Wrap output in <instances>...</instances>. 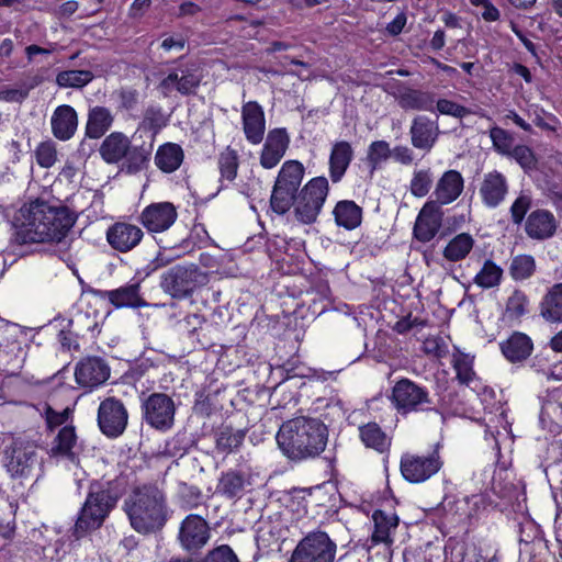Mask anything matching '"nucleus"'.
Masks as SVG:
<instances>
[{"mask_svg":"<svg viewBox=\"0 0 562 562\" xmlns=\"http://www.w3.org/2000/svg\"><path fill=\"white\" fill-rule=\"evenodd\" d=\"M473 246V237L468 233H460L448 243L442 254L448 261L457 262L463 260Z\"/></svg>","mask_w":562,"mask_h":562,"instance_id":"40","label":"nucleus"},{"mask_svg":"<svg viewBox=\"0 0 562 562\" xmlns=\"http://www.w3.org/2000/svg\"><path fill=\"white\" fill-rule=\"evenodd\" d=\"M290 137L285 128H273L268 132L260 154V165L265 169L276 167L286 153Z\"/></svg>","mask_w":562,"mask_h":562,"instance_id":"19","label":"nucleus"},{"mask_svg":"<svg viewBox=\"0 0 562 562\" xmlns=\"http://www.w3.org/2000/svg\"><path fill=\"white\" fill-rule=\"evenodd\" d=\"M352 158L353 149L348 142L340 140L333 145L329 156V173L333 182L341 180Z\"/></svg>","mask_w":562,"mask_h":562,"instance_id":"31","label":"nucleus"},{"mask_svg":"<svg viewBox=\"0 0 562 562\" xmlns=\"http://www.w3.org/2000/svg\"><path fill=\"white\" fill-rule=\"evenodd\" d=\"M183 160V150L178 144L167 143L160 146L155 156L157 167L164 172L177 170Z\"/></svg>","mask_w":562,"mask_h":562,"instance_id":"37","label":"nucleus"},{"mask_svg":"<svg viewBox=\"0 0 562 562\" xmlns=\"http://www.w3.org/2000/svg\"><path fill=\"white\" fill-rule=\"evenodd\" d=\"M328 193V181L325 177L310 180L301 190L296 199L294 214L303 224L316 221Z\"/></svg>","mask_w":562,"mask_h":562,"instance_id":"9","label":"nucleus"},{"mask_svg":"<svg viewBox=\"0 0 562 562\" xmlns=\"http://www.w3.org/2000/svg\"><path fill=\"white\" fill-rule=\"evenodd\" d=\"M304 171L299 160H286L282 165L270 196V207L274 213L284 215L294 205Z\"/></svg>","mask_w":562,"mask_h":562,"instance_id":"5","label":"nucleus"},{"mask_svg":"<svg viewBox=\"0 0 562 562\" xmlns=\"http://www.w3.org/2000/svg\"><path fill=\"white\" fill-rule=\"evenodd\" d=\"M57 159V151L55 144L52 142H44L36 148L37 164L43 168L52 167Z\"/></svg>","mask_w":562,"mask_h":562,"instance_id":"54","label":"nucleus"},{"mask_svg":"<svg viewBox=\"0 0 562 562\" xmlns=\"http://www.w3.org/2000/svg\"><path fill=\"white\" fill-rule=\"evenodd\" d=\"M436 108L441 114L451 115L459 119H462L471 113L468 108L447 99L438 100L436 102Z\"/></svg>","mask_w":562,"mask_h":562,"instance_id":"57","label":"nucleus"},{"mask_svg":"<svg viewBox=\"0 0 562 562\" xmlns=\"http://www.w3.org/2000/svg\"><path fill=\"white\" fill-rule=\"evenodd\" d=\"M243 130L248 142L260 144L266 131L265 113L256 101H249L241 108Z\"/></svg>","mask_w":562,"mask_h":562,"instance_id":"21","label":"nucleus"},{"mask_svg":"<svg viewBox=\"0 0 562 562\" xmlns=\"http://www.w3.org/2000/svg\"><path fill=\"white\" fill-rule=\"evenodd\" d=\"M536 270V262L530 255H518L512 260L509 273L515 280H525L532 276Z\"/></svg>","mask_w":562,"mask_h":562,"instance_id":"46","label":"nucleus"},{"mask_svg":"<svg viewBox=\"0 0 562 562\" xmlns=\"http://www.w3.org/2000/svg\"><path fill=\"white\" fill-rule=\"evenodd\" d=\"M531 339L524 333L515 331L510 337L501 344L503 355L510 362L526 360L532 351Z\"/></svg>","mask_w":562,"mask_h":562,"instance_id":"32","label":"nucleus"},{"mask_svg":"<svg viewBox=\"0 0 562 562\" xmlns=\"http://www.w3.org/2000/svg\"><path fill=\"white\" fill-rule=\"evenodd\" d=\"M5 468L12 477L31 479L42 465L38 446L34 440L14 437L4 449Z\"/></svg>","mask_w":562,"mask_h":562,"instance_id":"7","label":"nucleus"},{"mask_svg":"<svg viewBox=\"0 0 562 562\" xmlns=\"http://www.w3.org/2000/svg\"><path fill=\"white\" fill-rule=\"evenodd\" d=\"M372 518L374 521V526L386 527L387 530H390L391 528H396L398 524L397 516H387L383 510H375L373 513Z\"/></svg>","mask_w":562,"mask_h":562,"instance_id":"63","label":"nucleus"},{"mask_svg":"<svg viewBox=\"0 0 562 562\" xmlns=\"http://www.w3.org/2000/svg\"><path fill=\"white\" fill-rule=\"evenodd\" d=\"M119 98L120 106L126 111L133 110L138 103V92L135 89H121Z\"/></svg>","mask_w":562,"mask_h":562,"instance_id":"59","label":"nucleus"},{"mask_svg":"<svg viewBox=\"0 0 562 562\" xmlns=\"http://www.w3.org/2000/svg\"><path fill=\"white\" fill-rule=\"evenodd\" d=\"M25 90L21 88L19 85V88L15 89H2L0 90V100L5 102H18L22 103L26 99Z\"/></svg>","mask_w":562,"mask_h":562,"instance_id":"64","label":"nucleus"},{"mask_svg":"<svg viewBox=\"0 0 562 562\" xmlns=\"http://www.w3.org/2000/svg\"><path fill=\"white\" fill-rule=\"evenodd\" d=\"M75 376L78 384L92 389L109 379L110 368L100 357H87L77 364Z\"/></svg>","mask_w":562,"mask_h":562,"instance_id":"18","label":"nucleus"},{"mask_svg":"<svg viewBox=\"0 0 562 562\" xmlns=\"http://www.w3.org/2000/svg\"><path fill=\"white\" fill-rule=\"evenodd\" d=\"M143 419L151 428L166 431L173 426L176 405L165 393H153L142 401Z\"/></svg>","mask_w":562,"mask_h":562,"instance_id":"11","label":"nucleus"},{"mask_svg":"<svg viewBox=\"0 0 562 562\" xmlns=\"http://www.w3.org/2000/svg\"><path fill=\"white\" fill-rule=\"evenodd\" d=\"M125 485L126 482L122 477L108 481L105 484L91 483L87 499L75 524L74 533L77 539L103 524L123 495Z\"/></svg>","mask_w":562,"mask_h":562,"instance_id":"4","label":"nucleus"},{"mask_svg":"<svg viewBox=\"0 0 562 562\" xmlns=\"http://www.w3.org/2000/svg\"><path fill=\"white\" fill-rule=\"evenodd\" d=\"M473 359L465 353L458 352L453 355V367L457 371V379L463 383L468 384L474 376V371L472 368Z\"/></svg>","mask_w":562,"mask_h":562,"instance_id":"51","label":"nucleus"},{"mask_svg":"<svg viewBox=\"0 0 562 562\" xmlns=\"http://www.w3.org/2000/svg\"><path fill=\"white\" fill-rule=\"evenodd\" d=\"M123 510L132 529L143 536L160 532L171 514L164 490L154 483L132 488L124 499Z\"/></svg>","mask_w":562,"mask_h":562,"instance_id":"2","label":"nucleus"},{"mask_svg":"<svg viewBox=\"0 0 562 562\" xmlns=\"http://www.w3.org/2000/svg\"><path fill=\"white\" fill-rule=\"evenodd\" d=\"M277 441L292 461L314 459L326 449L328 428L318 418L299 416L280 426Z\"/></svg>","mask_w":562,"mask_h":562,"instance_id":"3","label":"nucleus"},{"mask_svg":"<svg viewBox=\"0 0 562 562\" xmlns=\"http://www.w3.org/2000/svg\"><path fill=\"white\" fill-rule=\"evenodd\" d=\"M391 401L397 412L403 415L424 411L437 412L435 408L425 407L431 404L428 391L409 379H401L394 384Z\"/></svg>","mask_w":562,"mask_h":562,"instance_id":"10","label":"nucleus"},{"mask_svg":"<svg viewBox=\"0 0 562 562\" xmlns=\"http://www.w3.org/2000/svg\"><path fill=\"white\" fill-rule=\"evenodd\" d=\"M50 125L52 133L57 139H70L78 127L76 110L68 104L57 106L52 115Z\"/></svg>","mask_w":562,"mask_h":562,"instance_id":"24","label":"nucleus"},{"mask_svg":"<svg viewBox=\"0 0 562 562\" xmlns=\"http://www.w3.org/2000/svg\"><path fill=\"white\" fill-rule=\"evenodd\" d=\"M307 300L312 303L314 313H323L331 306V291L327 281L318 280L306 291Z\"/></svg>","mask_w":562,"mask_h":562,"instance_id":"41","label":"nucleus"},{"mask_svg":"<svg viewBox=\"0 0 562 562\" xmlns=\"http://www.w3.org/2000/svg\"><path fill=\"white\" fill-rule=\"evenodd\" d=\"M202 562H239V560L229 546L222 544L211 550Z\"/></svg>","mask_w":562,"mask_h":562,"instance_id":"56","label":"nucleus"},{"mask_svg":"<svg viewBox=\"0 0 562 562\" xmlns=\"http://www.w3.org/2000/svg\"><path fill=\"white\" fill-rule=\"evenodd\" d=\"M182 499L190 506L196 507L202 501V493L196 486L184 485L181 492Z\"/></svg>","mask_w":562,"mask_h":562,"instance_id":"62","label":"nucleus"},{"mask_svg":"<svg viewBox=\"0 0 562 562\" xmlns=\"http://www.w3.org/2000/svg\"><path fill=\"white\" fill-rule=\"evenodd\" d=\"M245 437V429H235L232 426L222 427L216 432V450L225 454L236 452L243 445Z\"/></svg>","mask_w":562,"mask_h":562,"instance_id":"38","label":"nucleus"},{"mask_svg":"<svg viewBox=\"0 0 562 562\" xmlns=\"http://www.w3.org/2000/svg\"><path fill=\"white\" fill-rule=\"evenodd\" d=\"M558 229V221L554 215L543 209L532 211L526 220L525 232L527 236L535 240H546L551 238Z\"/></svg>","mask_w":562,"mask_h":562,"instance_id":"22","label":"nucleus"},{"mask_svg":"<svg viewBox=\"0 0 562 562\" xmlns=\"http://www.w3.org/2000/svg\"><path fill=\"white\" fill-rule=\"evenodd\" d=\"M114 116L110 109L95 105L89 109L86 124V136L92 139L101 138L112 126Z\"/></svg>","mask_w":562,"mask_h":562,"instance_id":"29","label":"nucleus"},{"mask_svg":"<svg viewBox=\"0 0 562 562\" xmlns=\"http://www.w3.org/2000/svg\"><path fill=\"white\" fill-rule=\"evenodd\" d=\"M144 236L143 231L133 224L117 222L106 232V240L110 246L121 252H127L136 247Z\"/></svg>","mask_w":562,"mask_h":562,"instance_id":"20","label":"nucleus"},{"mask_svg":"<svg viewBox=\"0 0 562 562\" xmlns=\"http://www.w3.org/2000/svg\"><path fill=\"white\" fill-rule=\"evenodd\" d=\"M70 415V409L65 408L63 412H56L52 407L46 409V422L49 427H57L65 424Z\"/></svg>","mask_w":562,"mask_h":562,"instance_id":"60","label":"nucleus"},{"mask_svg":"<svg viewBox=\"0 0 562 562\" xmlns=\"http://www.w3.org/2000/svg\"><path fill=\"white\" fill-rule=\"evenodd\" d=\"M209 282L207 272L195 265H177L166 270L160 277L161 290L172 299L182 300Z\"/></svg>","mask_w":562,"mask_h":562,"instance_id":"6","label":"nucleus"},{"mask_svg":"<svg viewBox=\"0 0 562 562\" xmlns=\"http://www.w3.org/2000/svg\"><path fill=\"white\" fill-rule=\"evenodd\" d=\"M398 104L404 110L434 111L435 97L427 91L407 89L398 97Z\"/></svg>","mask_w":562,"mask_h":562,"instance_id":"35","label":"nucleus"},{"mask_svg":"<svg viewBox=\"0 0 562 562\" xmlns=\"http://www.w3.org/2000/svg\"><path fill=\"white\" fill-rule=\"evenodd\" d=\"M392 149L390 145L385 140H375L371 143L368 148L367 159L372 165V170L376 168V166L391 157Z\"/></svg>","mask_w":562,"mask_h":562,"instance_id":"52","label":"nucleus"},{"mask_svg":"<svg viewBox=\"0 0 562 562\" xmlns=\"http://www.w3.org/2000/svg\"><path fill=\"white\" fill-rule=\"evenodd\" d=\"M220 171L222 178L233 181L237 176L238 156L236 150L227 147L218 158Z\"/></svg>","mask_w":562,"mask_h":562,"instance_id":"49","label":"nucleus"},{"mask_svg":"<svg viewBox=\"0 0 562 562\" xmlns=\"http://www.w3.org/2000/svg\"><path fill=\"white\" fill-rule=\"evenodd\" d=\"M507 191L506 178L498 171L485 175L480 188L483 202L490 207H496L505 199Z\"/></svg>","mask_w":562,"mask_h":562,"instance_id":"27","label":"nucleus"},{"mask_svg":"<svg viewBox=\"0 0 562 562\" xmlns=\"http://www.w3.org/2000/svg\"><path fill=\"white\" fill-rule=\"evenodd\" d=\"M139 289V283L135 282L115 290L105 291L103 296L116 308L147 306V302L140 296Z\"/></svg>","mask_w":562,"mask_h":562,"instance_id":"28","label":"nucleus"},{"mask_svg":"<svg viewBox=\"0 0 562 562\" xmlns=\"http://www.w3.org/2000/svg\"><path fill=\"white\" fill-rule=\"evenodd\" d=\"M77 436L75 432V428L72 426L63 427L55 439V446L52 447V454L66 456L69 459L74 460L75 454L71 451V449L75 446Z\"/></svg>","mask_w":562,"mask_h":562,"instance_id":"44","label":"nucleus"},{"mask_svg":"<svg viewBox=\"0 0 562 562\" xmlns=\"http://www.w3.org/2000/svg\"><path fill=\"white\" fill-rule=\"evenodd\" d=\"M67 206L36 200L20 209L15 239L19 244L60 241L76 223Z\"/></svg>","mask_w":562,"mask_h":562,"instance_id":"1","label":"nucleus"},{"mask_svg":"<svg viewBox=\"0 0 562 562\" xmlns=\"http://www.w3.org/2000/svg\"><path fill=\"white\" fill-rule=\"evenodd\" d=\"M210 539V527L204 518L199 515H189L181 522L179 540L184 550L196 552L203 548Z\"/></svg>","mask_w":562,"mask_h":562,"instance_id":"15","label":"nucleus"},{"mask_svg":"<svg viewBox=\"0 0 562 562\" xmlns=\"http://www.w3.org/2000/svg\"><path fill=\"white\" fill-rule=\"evenodd\" d=\"M143 123L146 127H148V130L153 131L154 134L158 133V131L164 125L161 109L157 106L147 108L144 113Z\"/></svg>","mask_w":562,"mask_h":562,"instance_id":"58","label":"nucleus"},{"mask_svg":"<svg viewBox=\"0 0 562 562\" xmlns=\"http://www.w3.org/2000/svg\"><path fill=\"white\" fill-rule=\"evenodd\" d=\"M337 544L322 530L308 532L299 541L289 562H335Z\"/></svg>","mask_w":562,"mask_h":562,"instance_id":"8","label":"nucleus"},{"mask_svg":"<svg viewBox=\"0 0 562 562\" xmlns=\"http://www.w3.org/2000/svg\"><path fill=\"white\" fill-rule=\"evenodd\" d=\"M463 190V178L457 170L446 171L438 180L434 194L439 206L456 201Z\"/></svg>","mask_w":562,"mask_h":562,"instance_id":"26","label":"nucleus"},{"mask_svg":"<svg viewBox=\"0 0 562 562\" xmlns=\"http://www.w3.org/2000/svg\"><path fill=\"white\" fill-rule=\"evenodd\" d=\"M490 137L492 139L495 150L508 157L515 147L514 135L502 127L495 126L491 128Z\"/></svg>","mask_w":562,"mask_h":562,"instance_id":"47","label":"nucleus"},{"mask_svg":"<svg viewBox=\"0 0 562 562\" xmlns=\"http://www.w3.org/2000/svg\"><path fill=\"white\" fill-rule=\"evenodd\" d=\"M432 181L430 169L415 171L409 186L411 193L416 198L427 195L431 189Z\"/></svg>","mask_w":562,"mask_h":562,"instance_id":"48","label":"nucleus"},{"mask_svg":"<svg viewBox=\"0 0 562 562\" xmlns=\"http://www.w3.org/2000/svg\"><path fill=\"white\" fill-rule=\"evenodd\" d=\"M438 449L439 443L436 445L434 451L428 456L411 453L402 456L401 472L403 477L411 483H422L436 474L442 467Z\"/></svg>","mask_w":562,"mask_h":562,"instance_id":"12","label":"nucleus"},{"mask_svg":"<svg viewBox=\"0 0 562 562\" xmlns=\"http://www.w3.org/2000/svg\"><path fill=\"white\" fill-rule=\"evenodd\" d=\"M153 150V143L142 145L130 144L127 155L124 157L125 169L128 173H136L146 168Z\"/></svg>","mask_w":562,"mask_h":562,"instance_id":"42","label":"nucleus"},{"mask_svg":"<svg viewBox=\"0 0 562 562\" xmlns=\"http://www.w3.org/2000/svg\"><path fill=\"white\" fill-rule=\"evenodd\" d=\"M541 316L552 323L562 322V283L554 284L544 295Z\"/></svg>","mask_w":562,"mask_h":562,"instance_id":"39","label":"nucleus"},{"mask_svg":"<svg viewBox=\"0 0 562 562\" xmlns=\"http://www.w3.org/2000/svg\"><path fill=\"white\" fill-rule=\"evenodd\" d=\"M93 78L90 70H64L56 76V83L61 88H83Z\"/></svg>","mask_w":562,"mask_h":562,"instance_id":"43","label":"nucleus"},{"mask_svg":"<svg viewBox=\"0 0 562 562\" xmlns=\"http://www.w3.org/2000/svg\"><path fill=\"white\" fill-rule=\"evenodd\" d=\"M527 296L524 292L516 290L509 296L506 304V312L510 317H520L526 313Z\"/></svg>","mask_w":562,"mask_h":562,"instance_id":"55","label":"nucleus"},{"mask_svg":"<svg viewBox=\"0 0 562 562\" xmlns=\"http://www.w3.org/2000/svg\"><path fill=\"white\" fill-rule=\"evenodd\" d=\"M177 210L170 202L151 203L140 213V223L150 233L167 231L177 220Z\"/></svg>","mask_w":562,"mask_h":562,"instance_id":"17","label":"nucleus"},{"mask_svg":"<svg viewBox=\"0 0 562 562\" xmlns=\"http://www.w3.org/2000/svg\"><path fill=\"white\" fill-rule=\"evenodd\" d=\"M442 217L443 212L437 202L425 203L414 225V237L422 243L430 241L438 234Z\"/></svg>","mask_w":562,"mask_h":562,"instance_id":"16","label":"nucleus"},{"mask_svg":"<svg viewBox=\"0 0 562 562\" xmlns=\"http://www.w3.org/2000/svg\"><path fill=\"white\" fill-rule=\"evenodd\" d=\"M360 438L367 448L383 453L389 450L391 439L376 423H368L359 427Z\"/></svg>","mask_w":562,"mask_h":562,"instance_id":"36","label":"nucleus"},{"mask_svg":"<svg viewBox=\"0 0 562 562\" xmlns=\"http://www.w3.org/2000/svg\"><path fill=\"white\" fill-rule=\"evenodd\" d=\"M415 326H425V322L419 318L412 319L411 315H407L394 324L393 330L397 334H406Z\"/></svg>","mask_w":562,"mask_h":562,"instance_id":"61","label":"nucleus"},{"mask_svg":"<svg viewBox=\"0 0 562 562\" xmlns=\"http://www.w3.org/2000/svg\"><path fill=\"white\" fill-rule=\"evenodd\" d=\"M20 330L16 325L5 324L0 329V359L5 362H12L22 352L21 342L19 341Z\"/></svg>","mask_w":562,"mask_h":562,"instance_id":"33","label":"nucleus"},{"mask_svg":"<svg viewBox=\"0 0 562 562\" xmlns=\"http://www.w3.org/2000/svg\"><path fill=\"white\" fill-rule=\"evenodd\" d=\"M335 221L338 226L353 229L361 224L362 209L353 201H339L334 209Z\"/></svg>","mask_w":562,"mask_h":562,"instance_id":"34","label":"nucleus"},{"mask_svg":"<svg viewBox=\"0 0 562 562\" xmlns=\"http://www.w3.org/2000/svg\"><path fill=\"white\" fill-rule=\"evenodd\" d=\"M503 270L492 260H486L474 278L475 284L481 288L490 289L499 284Z\"/></svg>","mask_w":562,"mask_h":562,"instance_id":"45","label":"nucleus"},{"mask_svg":"<svg viewBox=\"0 0 562 562\" xmlns=\"http://www.w3.org/2000/svg\"><path fill=\"white\" fill-rule=\"evenodd\" d=\"M127 411L121 401L108 397L101 402L98 409V424L105 436L116 438L122 435L127 426Z\"/></svg>","mask_w":562,"mask_h":562,"instance_id":"13","label":"nucleus"},{"mask_svg":"<svg viewBox=\"0 0 562 562\" xmlns=\"http://www.w3.org/2000/svg\"><path fill=\"white\" fill-rule=\"evenodd\" d=\"M439 126L436 121H432L424 115L416 116L409 128L412 145L424 151H430L439 135Z\"/></svg>","mask_w":562,"mask_h":562,"instance_id":"23","label":"nucleus"},{"mask_svg":"<svg viewBox=\"0 0 562 562\" xmlns=\"http://www.w3.org/2000/svg\"><path fill=\"white\" fill-rule=\"evenodd\" d=\"M202 80L201 75L190 67H179L171 70L160 80L157 89L164 97H169L173 91L182 95L193 94Z\"/></svg>","mask_w":562,"mask_h":562,"instance_id":"14","label":"nucleus"},{"mask_svg":"<svg viewBox=\"0 0 562 562\" xmlns=\"http://www.w3.org/2000/svg\"><path fill=\"white\" fill-rule=\"evenodd\" d=\"M508 157L515 159L526 172L535 170L538 165L536 154L527 145L515 146Z\"/></svg>","mask_w":562,"mask_h":562,"instance_id":"50","label":"nucleus"},{"mask_svg":"<svg viewBox=\"0 0 562 562\" xmlns=\"http://www.w3.org/2000/svg\"><path fill=\"white\" fill-rule=\"evenodd\" d=\"M248 485H250L249 473L231 469L221 475L216 490L218 494L233 499L240 498Z\"/></svg>","mask_w":562,"mask_h":562,"instance_id":"25","label":"nucleus"},{"mask_svg":"<svg viewBox=\"0 0 562 562\" xmlns=\"http://www.w3.org/2000/svg\"><path fill=\"white\" fill-rule=\"evenodd\" d=\"M532 205V199L529 194L520 193L510 206L512 221L516 225H520Z\"/></svg>","mask_w":562,"mask_h":562,"instance_id":"53","label":"nucleus"},{"mask_svg":"<svg viewBox=\"0 0 562 562\" xmlns=\"http://www.w3.org/2000/svg\"><path fill=\"white\" fill-rule=\"evenodd\" d=\"M131 140L121 132H113L108 135L99 149V153L108 164H116L128 153Z\"/></svg>","mask_w":562,"mask_h":562,"instance_id":"30","label":"nucleus"}]
</instances>
